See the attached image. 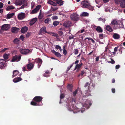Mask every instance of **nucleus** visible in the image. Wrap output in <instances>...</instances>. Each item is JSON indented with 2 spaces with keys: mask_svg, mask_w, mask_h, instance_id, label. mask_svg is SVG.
I'll use <instances>...</instances> for the list:
<instances>
[{
  "mask_svg": "<svg viewBox=\"0 0 125 125\" xmlns=\"http://www.w3.org/2000/svg\"><path fill=\"white\" fill-rule=\"evenodd\" d=\"M42 62V60L39 58H38L36 59H35L34 62H35L37 63H41Z\"/></svg>",
  "mask_w": 125,
  "mask_h": 125,
  "instance_id": "obj_28",
  "label": "nucleus"
},
{
  "mask_svg": "<svg viewBox=\"0 0 125 125\" xmlns=\"http://www.w3.org/2000/svg\"><path fill=\"white\" fill-rule=\"evenodd\" d=\"M15 9V7L13 6H9L6 8V10L7 11L13 9Z\"/></svg>",
  "mask_w": 125,
  "mask_h": 125,
  "instance_id": "obj_29",
  "label": "nucleus"
},
{
  "mask_svg": "<svg viewBox=\"0 0 125 125\" xmlns=\"http://www.w3.org/2000/svg\"><path fill=\"white\" fill-rule=\"evenodd\" d=\"M108 62L109 63H111L112 64H114L115 63V62L114 60H113V59H112L111 61L109 62Z\"/></svg>",
  "mask_w": 125,
  "mask_h": 125,
  "instance_id": "obj_51",
  "label": "nucleus"
},
{
  "mask_svg": "<svg viewBox=\"0 0 125 125\" xmlns=\"http://www.w3.org/2000/svg\"><path fill=\"white\" fill-rule=\"evenodd\" d=\"M65 96L64 94L63 93H62L60 95V99H62L64 98Z\"/></svg>",
  "mask_w": 125,
  "mask_h": 125,
  "instance_id": "obj_43",
  "label": "nucleus"
},
{
  "mask_svg": "<svg viewBox=\"0 0 125 125\" xmlns=\"http://www.w3.org/2000/svg\"><path fill=\"white\" fill-rule=\"evenodd\" d=\"M24 37L23 35H21L20 36L19 39L21 40L22 41L24 40Z\"/></svg>",
  "mask_w": 125,
  "mask_h": 125,
  "instance_id": "obj_48",
  "label": "nucleus"
},
{
  "mask_svg": "<svg viewBox=\"0 0 125 125\" xmlns=\"http://www.w3.org/2000/svg\"><path fill=\"white\" fill-rule=\"evenodd\" d=\"M90 4L89 2L87 0H84L81 2L82 7L83 8H87Z\"/></svg>",
  "mask_w": 125,
  "mask_h": 125,
  "instance_id": "obj_4",
  "label": "nucleus"
},
{
  "mask_svg": "<svg viewBox=\"0 0 125 125\" xmlns=\"http://www.w3.org/2000/svg\"><path fill=\"white\" fill-rule=\"evenodd\" d=\"M90 83H89V82H87L85 84L84 87H87L88 86V87L89 86V85H90Z\"/></svg>",
  "mask_w": 125,
  "mask_h": 125,
  "instance_id": "obj_46",
  "label": "nucleus"
},
{
  "mask_svg": "<svg viewBox=\"0 0 125 125\" xmlns=\"http://www.w3.org/2000/svg\"><path fill=\"white\" fill-rule=\"evenodd\" d=\"M104 35L103 34H99V37L101 39H102L103 38Z\"/></svg>",
  "mask_w": 125,
  "mask_h": 125,
  "instance_id": "obj_47",
  "label": "nucleus"
},
{
  "mask_svg": "<svg viewBox=\"0 0 125 125\" xmlns=\"http://www.w3.org/2000/svg\"><path fill=\"white\" fill-rule=\"evenodd\" d=\"M74 64V63H73L70 66L68 67L67 68V71H68L70 70V69L73 66V65Z\"/></svg>",
  "mask_w": 125,
  "mask_h": 125,
  "instance_id": "obj_45",
  "label": "nucleus"
},
{
  "mask_svg": "<svg viewBox=\"0 0 125 125\" xmlns=\"http://www.w3.org/2000/svg\"><path fill=\"white\" fill-rule=\"evenodd\" d=\"M85 30L84 29H83L81 30L80 31H78V32H80V33H82Z\"/></svg>",
  "mask_w": 125,
  "mask_h": 125,
  "instance_id": "obj_55",
  "label": "nucleus"
},
{
  "mask_svg": "<svg viewBox=\"0 0 125 125\" xmlns=\"http://www.w3.org/2000/svg\"><path fill=\"white\" fill-rule=\"evenodd\" d=\"M89 15V14L86 12H83L81 14V16H88Z\"/></svg>",
  "mask_w": 125,
  "mask_h": 125,
  "instance_id": "obj_34",
  "label": "nucleus"
},
{
  "mask_svg": "<svg viewBox=\"0 0 125 125\" xmlns=\"http://www.w3.org/2000/svg\"><path fill=\"white\" fill-rule=\"evenodd\" d=\"M55 48L57 49L58 50L59 49L60 51L61 52L62 51V49H61V47L58 45H56L55 46Z\"/></svg>",
  "mask_w": 125,
  "mask_h": 125,
  "instance_id": "obj_37",
  "label": "nucleus"
},
{
  "mask_svg": "<svg viewBox=\"0 0 125 125\" xmlns=\"http://www.w3.org/2000/svg\"><path fill=\"white\" fill-rule=\"evenodd\" d=\"M22 3V0H16L15 2V4L16 5H21Z\"/></svg>",
  "mask_w": 125,
  "mask_h": 125,
  "instance_id": "obj_18",
  "label": "nucleus"
},
{
  "mask_svg": "<svg viewBox=\"0 0 125 125\" xmlns=\"http://www.w3.org/2000/svg\"><path fill=\"white\" fill-rule=\"evenodd\" d=\"M14 13H8L7 15V17L6 18L7 19H9L11 18L14 15Z\"/></svg>",
  "mask_w": 125,
  "mask_h": 125,
  "instance_id": "obj_30",
  "label": "nucleus"
},
{
  "mask_svg": "<svg viewBox=\"0 0 125 125\" xmlns=\"http://www.w3.org/2000/svg\"><path fill=\"white\" fill-rule=\"evenodd\" d=\"M87 8L90 10H91L93 11V10L94 8L92 6H91L90 4Z\"/></svg>",
  "mask_w": 125,
  "mask_h": 125,
  "instance_id": "obj_39",
  "label": "nucleus"
},
{
  "mask_svg": "<svg viewBox=\"0 0 125 125\" xmlns=\"http://www.w3.org/2000/svg\"><path fill=\"white\" fill-rule=\"evenodd\" d=\"M120 67V66L119 65H117L116 66L115 68L116 69H118Z\"/></svg>",
  "mask_w": 125,
  "mask_h": 125,
  "instance_id": "obj_61",
  "label": "nucleus"
},
{
  "mask_svg": "<svg viewBox=\"0 0 125 125\" xmlns=\"http://www.w3.org/2000/svg\"><path fill=\"white\" fill-rule=\"evenodd\" d=\"M113 37L115 39H118L120 38V36L118 34L115 33L113 35Z\"/></svg>",
  "mask_w": 125,
  "mask_h": 125,
  "instance_id": "obj_27",
  "label": "nucleus"
},
{
  "mask_svg": "<svg viewBox=\"0 0 125 125\" xmlns=\"http://www.w3.org/2000/svg\"><path fill=\"white\" fill-rule=\"evenodd\" d=\"M116 4H119L120 1V0H114Z\"/></svg>",
  "mask_w": 125,
  "mask_h": 125,
  "instance_id": "obj_49",
  "label": "nucleus"
},
{
  "mask_svg": "<svg viewBox=\"0 0 125 125\" xmlns=\"http://www.w3.org/2000/svg\"><path fill=\"white\" fill-rule=\"evenodd\" d=\"M58 33L60 36H61L63 34V33L62 31H59L58 32Z\"/></svg>",
  "mask_w": 125,
  "mask_h": 125,
  "instance_id": "obj_50",
  "label": "nucleus"
},
{
  "mask_svg": "<svg viewBox=\"0 0 125 125\" xmlns=\"http://www.w3.org/2000/svg\"><path fill=\"white\" fill-rule=\"evenodd\" d=\"M42 62H41V63H38V67L39 68L41 66Z\"/></svg>",
  "mask_w": 125,
  "mask_h": 125,
  "instance_id": "obj_56",
  "label": "nucleus"
},
{
  "mask_svg": "<svg viewBox=\"0 0 125 125\" xmlns=\"http://www.w3.org/2000/svg\"><path fill=\"white\" fill-rule=\"evenodd\" d=\"M31 32H28L26 35V36L27 37H29L31 34Z\"/></svg>",
  "mask_w": 125,
  "mask_h": 125,
  "instance_id": "obj_52",
  "label": "nucleus"
},
{
  "mask_svg": "<svg viewBox=\"0 0 125 125\" xmlns=\"http://www.w3.org/2000/svg\"><path fill=\"white\" fill-rule=\"evenodd\" d=\"M71 22L66 21L64 22L63 25L66 27H69L71 26Z\"/></svg>",
  "mask_w": 125,
  "mask_h": 125,
  "instance_id": "obj_11",
  "label": "nucleus"
},
{
  "mask_svg": "<svg viewBox=\"0 0 125 125\" xmlns=\"http://www.w3.org/2000/svg\"><path fill=\"white\" fill-rule=\"evenodd\" d=\"M41 6L40 5H37L36 7L31 12L32 14H34L36 13L40 8Z\"/></svg>",
  "mask_w": 125,
  "mask_h": 125,
  "instance_id": "obj_12",
  "label": "nucleus"
},
{
  "mask_svg": "<svg viewBox=\"0 0 125 125\" xmlns=\"http://www.w3.org/2000/svg\"><path fill=\"white\" fill-rule=\"evenodd\" d=\"M63 53L65 55H66L67 54V51L66 50L63 51Z\"/></svg>",
  "mask_w": 125,
  "mask_h": 125,
  "instance_id": "obj_54",
  "label": "nucleus"
},
{
  "mask_svg": "<svg viewBox=\"0 0 125 125\" xmlns=\"http://www.w3.org/2000/svg\"><path fill=\"white\" fill-rule=\"evenodd\" d=\"M73 87V86L71 84H68L67 86V88L69 89L71 92L72 91Z\"/></svg>",
  "mask_w": 125,
  "mask_h": 125,
  "instance_id": "obj_32",
  "label": "nucleus"
},
{
  "mask_svg": "<svg viewBox=\"0 0 125 125\" xmlns=\"http://www.w3.org/2000/svg\"><path fill=\"white\" fill-rule=\"evenodd\" d=\"M96 30L98 33H102L103 31L102 28L99 26H98L96 28Z\"/></svg>",
  "mask_w": 125,
  "mask_h": 125,
  "instance_id": "obj_20",
  "label": "nucleus"
},
{
  "mask_svg": "<svg viewBox=\"0 0 125 125\" xmlns=\"http://www.w3.org/2000/svg\"><path fill=\"white\" fill-rule=\"evenodd\" d=\"M52 18L53 19H58V17L57 16H53L52 17Z\"/></svg>",
  "mask_w": 125,
  "mask_h": 125,
  "instance_id": "obj_58",
  "label": "nucleus"
},
{
  "mask_svg": "<svg viewBox=\"0 0 125 125\" xmlns=\"http://www.w3.org/2000/svg\"><path fill=\"white\" fill-rule=\"evenodd\" d=\"M59 23V22L57 21H55L53 22V24L55 26H56L58 25Z\"/></svg>",
  "mask_w": 125,
  "mask_h": 125,
  "instance_id": "obj_38",
  "label": "nucleus"
},
{
  "mask_svg": "<svg viewBox=\"0 0 125 125\" xmlns=\"http://www.w3.org/2000/svg\"><path fill=\"white\" fill-rule=\"evenodd\" d=\"M43 98L40 96H36L33 99V100L36 102L39 103L41 102Z\"/></svg>",
  "mask_w": 125,
  "mask_h": 125,
  "instance_id": "obj_8",
  "label": "nucleus"
},
{
  "mask_svg": "<svg viewBox=\"0 0 125 125\" xmlns=\"http://www.w3.org/2000/svg\"><path fill=\"white\" fill-rule=\"evenodd\" d=\"M81 66L79 64H77L75 66V70H76L77 69V68H78V69H80L81 67Z\"/></svg>",
  "mask_w": 125,
  "mask_h": 125,
  "instance_id": "obj_42",
  "label": "nucleus"
},
{
  "mask_svg": "<svg viewBox=\"0 0 125 125\" xmlns=\"http://www.w3.org/2000/svg\"><path fill=\"white\" fill-rule=\"evenodd\" d=\"M106 29L108 31L110 32H111L113 31L112 29L109 25L106 26Z\"/></svg>",
  "mask_w": 125,
  "mask_h": 125,
  "instance_id": "obj_23",
  "label": "nucleus"
},
{
  "mask_svg": "<svg viewBox=\"0 0 125 125\" xmlns=\"http://www.w3.org/2000/svg\"><path fill=\"white\" fill-rule=\"evenodd\" d=\"M22 80V79L20 77H18L14 78L13 80V81L14 82L16 83Z\"/></svg>",
  "mask_w": 125,
  "mask_h": 125,
  "instance_id": "obj_21",
  "label": "nucleus"
},
{
  "mask_svg": "<svg viewBox=\"0 0 125 125\" xmlns=\"http://www.w3.org/2000/svg\"><path fill=\"white\" fill-rule=\"evenodd\" d=\"M78 91V90L77 89H76L73 92V95L75 97L76 96Z\"/></svg>",
  "mask_w": 125,
  "mask_h": 125,
  "instance_id": "obj_41",
  "label": "nucleus"
},
{
  "mask_svg": "<svg viewBox=\"0 0 125 125\" xmlns=\"http://www.w3.org/2000/svg\"><path fill=\"white\" fill-rule=\"evenodd\" d=\"M112 91L113 93H115V89H114V88H112Z\"/></svg>",
  "mask_w": 125,
  "mask_h": 125,
  "instance_id": "obj_64",
  "label": "nucleus"
},
{
  "mask_svg": "<svg viewBox=\"0 0 125 125\" xmlns=\"http://www.w3.org/2000/svg\"><path fill=\"white\" fill-rule=\"evenodd\" d=\"M20 41L18 38H15V39L13 41V42L15 44H19V42Z\"/></svg>",
  "mask_w": 125,
  "mask_h": 125,
  "instance_id": "obj_24",
  "label": "nucleus"
},
{
  "mask_svg": "<svg viewBox=\"0 0 125 125\" xmlns=\"http://www.w3.org/2000/svg\"><path fill=\"white\" fill-rule=\"evenodd\" d=\"M118 48V47H115L114 48V51H115V52H116L117 51Z\"/></svg>",
  "mask_w": 125,
  "mask_h": 125,
  "instance_id": "obj_62",
  "label": "nucleus"
},
{
  "mask_svg": "<svg viewBox=\"0 0 125 125\" xmlns=\"http://www.w3.org/2000/svg\"><path fill=\"white\" fill-rule=\"evenodd\" d=\"M35 62H33L32 63H29L26 65L28 71H30L32 70L34 66Z\"/></svg>",
  "mask_w": 125,
  "mask_h": 125,
  "instance_id": "obj_5",
  "label": "nucleus"
},
{
  "mask_svg": "<svg viewBox=\"0 0 125 125\" xmlns=\"http://www.w3.org/2000/svg\"><path fill=\"white\" fill-rule=\"evenodd\" d=\"M10 54H9L5 53L3 55V57L5 60L8 59L9 58V56Z\"/></svg>",
  "mask_w": 125,
  "mask_h": 125,
  "instance_id": "obj_31",
  "label": "nucleus"
},
{
  "mask_svg": "<svg viewBox=\"0 0 125 125\" xmlns=\"http://www.w3.org/2000/svg\"><path fill=\"white\" fill-rule=\"evenodd\" d=\"M43 76H44L46 77H48L49 76V75H48V74H47L45 73H44V74Z\"/></svg>",
  "mask_w": 125,
  "mask_h": 125,
  "instance_id": "obj_57",
  "label": "nucleus"
},
{
  "mask_svg": "<svg viewBox=\"0 0 125 125\" xmlns=\"http://www.w3.org/2000/svg\"><path fill=\"white\" fill-rule=\"evenodd\" d=\"M21 57V55L20 54H19L18 55H15L13 57L11 61L13 62H14L16 61H19L20 60Z\"/></svg>",
  "mask_w": 125,
  "mask_h": 125,
  "instance_id": "obj_1",
  "label": "nucleus"
},
{
  "mask_svg": "<svg viewBox=\"0 0 125 125\" xmlns=\"http://www.w3.org/2000/svg\"><path fill=\"white\" fill-rule=\"evenodd\" d=\"M1 27L2 29L4 31H7L10 29V25L9 24H4Z\"/></svg>",
  "mask_w": 125,
  "mask_h": 125,
  "instance_id": "obj_9",
  "label": "nucleus"
},
{
  "mask_svg": "<svg viewBox=\"0 0 125 125\" xmlns=\"http://www.w3.org/2000/svg\"><path fill=\"white\" fill-rule=\"evenodd\" d=\"M19 72L17 70H14L13 72L12 77L15 76L16 75L19 74Z\"/></svg>",
  "mask_w": 125,
  "mask_h": 125,
  "instance_id": "obj_25",
  "label": "nucleus"
},
{
  "mask_svg": "<svg viewBox=\"0 0 125 125\" xmlns=\"http://www.w3.org/2000/svg\"><path fill=\"white\" fill-rule=\"evenodd\" d=\"M25 14L24 13L21 12L18 15V18L19 20L24 19L25 17Z\"/></svg>",
  "mask_w": 125,
  "mask_h": 125,
  "instance_id": "obj_10",
  "label": "nucleus"
},
{
  "mask_svg": "<svg viewBox=\"0 0 125 125\" xmlns=\"http://www.w3.org/2000/svg\"><path fill=\"white\" fill-rule=\"evenodd\" d=\"M37 19L36 18H34L32 19L30 22V25L31 26L34 24L37 21Z\"/></svg>",
  "mask_w": 125,
  "mask_h": 125,
  "instance_id": "obj_17",
  "label": "nucleus"
},
{
  "mask_svg": "<svg viewBox=\"0 0 125 125\" xmlns=\"http://www.w3.org/2000/svg\"><path fill=\"white\" fill-rule=\"evenodd\" d=\"M3 9L0 8V13L1 14L3 13Z\"/></svg>",
  "mask_w": 125,
  "mask_h": 125,
  "instance_id": "obj_63",
  "label": "nucleus"
},
{
  "mask_svg": "<svg viewBox=\"0 0 125 125\" xmlns=\"http://www.w3.org/2000/svg\"><path fill=\"white\" fill-rule=\"evenodd\" d=\"M6 61L3 59H0V68H3L7 66Z\"/></svg>",
  "mask_w": 125,
  "mask_h": 125,
  "instance_id": "obj_3",
  "label": "nucleus"
},
{
  "mask_svg": "<svg viewBox=\"0 0 125 125\" xmlns=\"http://www.w3.org/2000/svg\"><path fill=\"white\" fill-rule=\"evenodd\" d=\"M111 24L114 25H116L118 24V23L116 21L113 20L111 22Z\"/></svg>",
  "mask_w": 125,
  "mask_h": 125,
  "instance_id": "obj_33",
  "label": "nucleus"
},
{
  "mask_svg": "<svg viewBox=\"0 0 125 125\" xmlns=\"http://www.w3.org/2000/svg\"><path fill=\"white\" fill-rule=\"evenodd\" d=\"M4 30L3 29H2V27L1 28V29L0 30V34L2 33L4 31Z\"/></svg>",
  "mask_w": 125,
  "mask_h": 125,
  "instance_id": "obj_60",
  "label": "nucleus"
},
{
  "mask_svg": "<svg viewBox=\"0 0 125 125\" xmlns=\"http://www.w3.org/2000/svg\"><path fill=\"white\" fill-rule=\"evenodd\" d=\"M99 21H101L103 22H104L106 21V19L105 18H100L99 19Z\"/></svg>",
  "mask_w": 125,
  "mask_h": 125,
  "instance_id": "obj_44",
  "label": "nucleus"
},
{
  "mask_svg": "<svg viewBox=\"0 0 125 125\" xmlns=\"http://www.w3.org/2000/svg\"><path fill=\"white\" fill-rule=\"evenodd\" d=\"M85 73V72L84 70H83L81 71L80 73L78 75V77H79L80 76H82L83 74Z\"/></svg>",
  "mask_w": 125,
  "mask_h": 125,
  "instance_id": "obj_35",
  "label": "nucleus"
},
{
  "mask_svg": "<svg viewBox=\"0 0 125 125\" xmlns=\"http://www.w3.org/2000/svg\"><path fill=\"white\" fill-rule=\"evenodd\" d=\"M47 33V32L46 31V27L44 26L40 29L39 30V34L42 35Z\"/></svg>",
  "mask_w": 125,
  "mask_h": 125,
  "instance_id": "obj_7",
  "label": "nucleus"
},
{
  "mask_svg": "<svg viewBox=\"0 0 125 125\" xmlns=\"http://www.w3.org/2000/svg\"><path fill=\"white\" fill-rule=\"evenodd\" d=\"M19 28L16 27L11 28V31L13 33H16L19 31Z\"/></svg>",
  "mask_w": 125,
  "mask_h": 125,
  "instance_id": "obj_13",
  "label": "nucleus"
},
{
  "mask_svg": "<svg viewBox=\"0 0 125 125\" xmlns=\"http://www.w3.org/2000/svg\"><path fill=\"white\" fill-rule=\"evenodd\" d=\"M120 6L122 8H125V0H122L120 2Z\"/></svg>",
  "mask_w": 125,
  "mask_h": 125,
  "instance_id": "obj_22",
  "label": "nucleus"
},
{
  "mask_svg": "<svg viewBox=\"0 0 125 125\" xmlns=\"http://www.w3.org/2000/svg\"><path fill=\"white\" fill-rule=\"evenodd\" d=\"M51 19L50 18H47L45 19L44 21V22L45 23H48L50 22Z\"/></svg>",
  "mask_w": 125,
  "mask_h": 125,
  "instance_id": "obj_36",
  "label": "nucleus"
},
{
  "mask_svg": "<svg viewBox=\"0 0 125 125\" xmlns=\"http://www.w3.org/2000/svg\"><path fill=\"white\" fill-rule=\"evenodd\" d=\"M9 49V48H5L3 49V50H2L1 51L2 52H4L6 50H8Z\"/></svg>",
  "mask_w": 125,
  "mask_h": 125,
  "instance_id": "obj_53",
  "label": "nucleus"
},
{
  "mask_svg": "<svg viewBox=\"0 0 125 125\" xmlns=\"http://www.w3.org/2000/svg\"><path fill=\"white\" fill-rule=\"evenodd\" d=\"M51 52L54 53L55 55L57 57L60 58L61 57L62 55L59 53L56 52L54 50H51Z\"/></svg>",
  "mask_w": 125,
  "mask_h": 125,
  "instance_id": "obj_14",
  "label": "nucleus"
},
{
  "mask_svg": "<svg viewBox=\"0 0 125 125\" xmlns=\"http://www.w3.org/2000/svg\"><path fill=\"white\" fill-rule=\"evenodd\" d=\"M47 3L53 6H56L57 3L51 0H49L47 2Z\"/></svg>",
  "mask_w": 125,
  "mask_h": 125,
  "instance_id": "obj_19",
  "label": "nucleus"
},
{
  "mask_svg": "<svg viewBox=\"0 0 125 125\" xmlns=\"http://www.w3.org/2000/svg\"><path fill=\"white\" fill-rule=\"evenodd\" d=\"M28 28L27 26H25L22 27L21 30V32L22 33L24 34L26 32L28 31Z\"/></svg>",
  "mask_w": 125,
  "mask_h": 125,
  "instance_id": "obj_15",
  "label": "nucleus"
},
{
  "mask_svg": "<svg viewBox=\"0 0 125 125\" xmlns=\"http://www.w3.org/2000/svg\"><path fill=\"white\" fill-rule=\"evenodd\" d=\"M3 4L2 2H0V8H1L3 7Z\"/></svg>",
  "mask_w": 125,
  "mask_h": 125,
  "instance_id": "obj_59",
  "label": "nucleus"
},
{
  "mask_svg": "<svg viewBox=\"0 0 125 125\" xmlns=\"http://www.w3.org/2000/svg\"><path fill=\"white\" fill-rule=\"evenodd\" d=\"M19 51L20 53L23 55H27L30 52L29 49H21L19 50Z\"/></svg>",
  "mask_w": 125,
  "mask_h": 125,
  "instance_id": "obj_2",
  "label": "nucleus"
},
{
  "mask_svg": "<svg viewBox=\"0 0 125 125\" xmlns=\"http://www.w3.org/2000/svg\"><path fill=\"white\" fill-rule=\"evenodd\" d=\"M30 104L31 105L33 106H41L43 105V104L41 103V104H40L39 103H37L35 101H32L31 102Z\"/></svg>",
  "mask_w": 125,
  "mask_h": 125,
  "instance_id": "obj_16",
  "label": "nucleus"
},
{
  "mask_svg": "<svg viewBox=\"0 0 125 125\" xmlns=\"http://www.w3.org/2000/svg\"><path fill=\"white\" fill-rule=\"evenodd\" d=\"M78 15L76 13H73L70 15L71 19L73 20L77 21L79 19V17H78Z\"/></svg>",
  "mask_w": 125,
  "mask_h": 125,
  "instance_id": "obj_6",
  "label": "nucleus"
},
{
  "mask_svg": "<svg viewBox=\"0 0 125 125\" xmlns=\"http://www.w3.org/2000/svg\"><path fill=\"white\" fill-rule=\"evenodd\" d=\"M64 2V1L62 0H58L56 2L57 3V4H59L60 6L62 5Z\"/></svg>",
  "mask_w": 125,
  "mask_h": 125,
  "instance_id": "obj_26",
  "label": "nucleus"
},
{
  "mask_svg": "<svg viewBox=\"0 0 125 125\" xmlns=\"http://www.w3.org/2000/svg\"><path fill=\"white\" fill-rule=\"evenodd\" d=\"M73 53L75 55L77 54L78 53V51L77 49H75L74 50Z\"/></svg>",
  "mask_w": 125,
  "mask_h": 125,
  "instance_id": "obj_40",
  "label": "nucleus"
}]
</instances>
